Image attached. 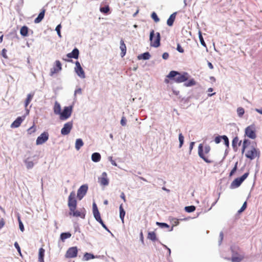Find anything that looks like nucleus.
Masks as SVG:
<instances>
[{
  "instance_id": "obj_58",
  "label": "nucleus",
  "mask_w": 262,
  "mask_h": 262,
  "mask_svg": "<svg viewBox=\"0 0 262 262\" xmlns=\"http://www.w3.org/2000/svg\"><path fill=\"white\" fill-rule=\"evenodd\" d=\"M74 228L75 232H80V228L77 223H76L74 224Z\"/></svg>"
},
{
  "instance_id": "obj_41",
  "label": "nucleus",
  "mask_w": 262,
  "mask_h": 262,
  "mask_svg": "<svg viewBox=\"0 0 262 262\" xmlns=\"http://www.w3.org/2000/svg\"><path fill=\"white\" fill-rule=\"evenodd\" d=\"M222 140L224 141V144L225 146L229 148V140L228 137L226 135H223Z\"/></svg>"
},
{
  "instance_id": "obj_30",
  "label": "nucleus",
  "mask_w": 262,
  "mask_h": 262,
  "mask_svg": "<svg viewBox=\"0 0 262 262\" xmlns=\"http://www.w3.org/2000/svg\"><path fill=\"white\" fill-rule=\"evenodd\" d=\"M71 235L72 234L69 232H62L60 234V238L62 242H64L65 239L71 237Z\"/></svg>"
},
{
  "instance_id": "obj_57",
  "label": "nucleus",
  "mask_w": 262,
  "mask_h": 262,
  "mask_svg": "<svg viewBox=\"0 0 262 262\" xmlns=\"http://www.w3.org/2000/svg\"><path fill=\"white\" fill-rule=\"evenodd\" d=\"M251 142L249 140L245 139L243 141V145L247 146V147L250 144Z\"/></svg>"
},
{
  "instance_id": "obj_36",
  "label": "nucleus",
  "mask_w": 262,
  "mask_h": 262,
  "mask_svg": "<svg viewBox=\"0 0 262 262\" xmlns=\"http://www.w3.org/2000/svg\"><path fill=\"white\" fill-rule=\"evenodd\" d=\"M199 40H200L201 44L203 47H205L206 48V49L207 50V47L206 44L204 40V38H203V37L202 36V32L201 31H199Z\"/></svg>"
},
{
  "instance_id": "obj_10",
  "label": "nucleus",
  "mask_w": 262,
  "mask_h": 262,
  "mask_svg": "<svg viewBox=\"0 0 262 262\" xmlns=\"http://www.w3.org/2000/svg\"><path fill=\"white\" fill-rule=\"evenodd\" d=\"M73 127V122L69 121L65 123L61 129V134L63 136L68 135Z\"/></svg>"
},
{
  "instance_id": "obj_55",
  "label": "nucleus",
  "mask_w": 262,
  "mask_h": 262,
  "mask_svg": "<svg viewBox=\"0 0 262 262\" xmlns=\"http://www.w3.org/2000/svg\"><path fill=\"white\" fill-rule=\"evenodd\" d=\"M177 50L180 53H184V50L183 48L181 47L180 43H178L177 46Z\"/></svg>"
},
{
  "instance_id": "obj_16",
  "label": "nucleus",
  "mask_w": 262,
  "mask_h": 262,
  "mask_svg": "<svg viewBox=\"0 0 262 262\" xmlns=\"http://www.w3.org/2000/svg\"><path fill=\"white\" fill-rule=\"evenodd\" d=\"M99 182L102 186H107L109 184V180L106 172H103L100 178H98Z\"/></svg>"
},
{
  "instance_id": "obj_33",
  "label": "nucleus",
  "mask_w": 262,
  "mask_h": 262,
  "mask_svg": "<svg viewBox=\"0 0 262 262\" xmlns=\"http://www.w3.org/2000/svg\"><path fill=\"white\" fill-rule=\"evenodd\" d=\"M34 93H30L27 95V98L25 100V107H27L29 105V104L32 100V99L34 96Z\"/></svg>"
},
{
  "instance_id": "obj_4",
  "label": "nucleus",
  "mask_w": 262,
  "mask_h": 262,
  "mask_svg": "<svg viewBox=\"0 0 262 262\" xmlns=\"http://www.w3.org/2000/svg\"><path fill=\"white\" fill-rule=\"evenodd\" d=\"M72 106H68L64 107L62 111L60 114V119L61 120H66L68 119L71 116L72 112Z\"/></svg>"
},
{
  "instance_id": "obj_25",
  "label": "nucleus",
  "mask_w": 262,
  "mask_h": 262,
  "mask_svg": "<svg viewBox=\"0 0 262 262\" xmlns=\"http://www.w3.org/2000/svg\"><path fill=\"white\" fill-rule=\"evenodd\" d=\"M29 32V29L26 26H23L20 30V34L23 37H26L28 36Z\"/></svg>"
},
{
  "instance_id": "obj_49",
  "label": "nucleus",
  "mask_w": 262,
  "mask_h": 262,
  "mask_svg": "<svg viewBox=\"0 0 262 262\" xmlns=\"http://www.w3.org/2000/svg\"><path fill=\"white\" fill-rule=\"evenodd\" d=\"M222 138H223V135L222 136L218 135L216 137H215L214 138V142H215V143L219 144L221 142V140H222Z\"/></svg>"
},
{
  "instance_id": "obj_60",
  "label": "nucleus",
  "mask_w": 262,
  "mask_h": 262,
  "mask_svg": "<svg viewBox=\"0 0 262 262\" xmlns=\"http://www.w3.org/2000/svg\"><path fill=\"white\" fill-rule=\"evenodd\" d=\"M94 218L99 223H100L101 222H102L103 221L101 219L100 214H99L98 215L94 216Z\"/></svg>"
},
{
  "instance_id": "obj_15",
  "label": "nucleus",
  "mask_w": 262,
  "mask_h": 262,
  "mask_svg": "<svg viewBox=\"0 0 262 262\" xmlns=\"http://www.w3.org/2000/svg\"><path fill=\"white\" fill-rule=\"evenodd\" d=\"M198 154L199 157L202 158L205 162L207 163H211L212 161L209 160L205 156L203 152V146L202 144H200L198 147Z\"/></svg>"
},
{
  "instance_id": "obj_34",
  "label": "nucleus",
  "mask_w": 262,
  "mask_h": 262,
  "mask_svg": "<svg viewBox=\"0 0 262 262\" xmlns=\"http://www.w3.org/2000/svg\"><path fill=\"white\" fill-rule=\"evenodd\" d=\"M25 163L26 165V167L28 169H31L34 166V163L32 161H29V158L25 160Z\"/></svg>"
},
{
  "instance_id": "obj_6",
  "label": "nucleus",
  "mask_w": 262,
  "mask_h": 262,
  "mask_svg": "<svg viewBox=\"0 0 262 262\" xmlns=\"http://www.w3.org/2000/svg\"><path fill=\"white\" fill-rule=\"evenodd\" d=\"M75 192L73 191L70 193L68 197V205L70 210L73 209H76L77 201L75 199Z\"/></svg>"
},
{
  "instance_id": "obj_43",
  "label": "nucleus",
  "mask_w": 262,
  "mask_h": 262,
  "mask_svg": "<svg viewBox=\"0 0 262 262\" xmlns=\"http://www.w3.org/2000/svg\"><path fill=\"white\" fill-rule=\"evenodd\" d=\"M237 165H238V162H236L235 163L234 166L233 167V168H232V169L231 170V171H230V172L229 173L230 177L232 176L235 173V172L236 171L237 169Z\"/></svg>"
},
{
  "instance_id": "obj_38",
  "label": "nucleus",
  "mask_w": 262,
  "mask_h": 262,
  "mask_svg": "<svg viewBox=\"0 0 262 262\" xmlns=\"http://www.w3.org/2000/svg\"><path fill=\"white\" fill-rule=\"evenodd\" d=\"M100 11L103 13L107 14L110 11V7L108 5L100 7Z\"/></svg>"
},
{
  "instance_id": "obj_53",
  "label": "nucleus",
  "mask_w": 262,
  "mask_h": 262,
  "mask_svg": "<svg viewBox=\"0 0 262 262\" xmlns=\"http://www.w3.org/2000/svg\"><path fill=\"white\" fill-rule=\"evenodd\" d=\"M223 237H224V233H223V231H221L220 233V235H219V245H221L223 239Z\"/></svg>"
},
{
  "instance_id": "obj_14",
  "label": "nucleus",
  "mask_w": 262,
  "mask_h": 262,
  "mask_svg": "<svg viewBox=\"0 0 262 262\" xmlns=\"http://www.w3.org/2000/svg\"><path fill=\"white\" fill-rule=\"evenodd\" d=\"M62 69V65L59 60H56L55 62V66L51 69L50 75L53 76L54 74L61 71Z\"/></svg>"
},
{
  "instance_id": "obj_51",
  "label": "nucleus",
  "mask_w": 262,
  "mask_h": 262,
  "mask_svg": "<svg viewBox=\"0 0 262 262\" xmlns=\"http://www.w3.org/2000/svg\"><path fill=\"white\" fill-rule=\"evenodd\" d=\"M126 122L127 120L126 118L124 116L122 117L121 121H120V124L122 126H125L126 125Z\"/></svg>"
},
{
  "instance_id": "obj_9",
  "label": "nucleus",
  "mask_w": 262,
  "mask_h": 262,
  "mask_svg": "<svg viewBox=\"0 0 262 262\" xmlns=\"http://www.w3.org/2000/svg\"><path fill=\"white\" fill-rule=\"evenodd\" d=\"M49 134L47 132H44L38 136L36 141V145H41L45 143L49 139Z\"/></svg>"
},
{
  "instance_id": "obj_29",
  "label": "nucleus",
  "mask_w": 262,
  "mask_h": 262,
  "mask_svg": "<svg viewBox=\"0 0 262 262\" xmlns=\"http://www.w3.org/2000/svg\"><path fill=\"white\" fill-rule=\"evenodd\" d=\"M125 215V211L123 208L122 204L119 206V216L122 223H124V219Z\"/></svg>"
},
{
  "instance_id": "obj_2",
  "label": "nucleus",
  "mask_w": 262,
  "mask_h": 262,
  "mask_svg": "<svg viewBox=\"0 0 262 262\" xmlns=\"http://www.w3.org/2000/svg\"><path fill=\"white\" fill-rule=\"evenodd\" d=\"M156 35V39L155 41L152 42L155 36V31L154 30H151L149 34V40L150 41V46L158 48L160 46L161 35L159 32H157Z\"/></svg>"
},
{
  "instance_id": "obj_59",
  "label": "nucleus",
  "mask_w": 262,
  "mask_h": 262,
  "mask_svg": "<svg viewBox=\"0 0 262 262\" xmlns=\"http://www.w3.org/2000/svg\"><path fill=\"white\" fill-rule=\"evenodd\" d=\"M108 160L111 162V164L113 166H117V164L116 162L113 159V157H112L110 156V157H108Z\"/></svg>"
},
{
  "instance_id": "obj_8",
  "label": "nucleus",
  "mask_w": 262,
  "mask_h": 262,
  "mask_svg": "<svg viewBox=\"0 0 262 262\" xmlns=\"http://www.w3.org/2000/svg\"><path fill=\"white\" fill-rule=\"evenodd\" d=\"M78 254V248L77 247L69 248L66 252L65 256L67 258H71L76 257Z\"/></svg>"
},
{
  "instance_id": "obj_5",
  "label": "nucleus",
  "mask_w": 262,
  "mask_h": 262,
  "mask_svg": "<svg viewBox=\"0 0 262 262\" xmlns=\"http://www.w3.org/2000/svg\"><path fill=\"white\" fill-rule=\"evenodd\" d=\"M245 135L251 139L256 138V135L254 125H249L245 128Z\"/></svg>"
},
{
  "instance_id": "obj_47",
  "label": "nucleus",
  "mask_w": 262,
  "mask_h": 262,
  "mask_svg": "<svg viewBox=\"0 0 262 262\" xmlns=\"http://www.w3.org/2000/svg\"><path fill=\"white\" fill-rule=\"evenodd\" d=\"M247 207V202H245L244 203V204H243L242 207L238 211V213H241L243 212L246 209Z\"/></svg>"
},
{
  "instance_id": "obj_61",
  "label": "nucleus",
  "mask_w": 262,
  "mask_h": 262,
  "mask_svg": "<svg viewBox=\"0 0 262 262\" xmlns=\"http://www.w3.org/2000/svg\"><path fill=\"white\" fill-rule=\"evenodd\" d=\"M211 149L210 146L208 145H206L204 147V150L205 154H208L210 152Z\"/></svg>"
},
{
  "instance_id": "obj_45",
  "label": "nucleus",
  "mask_w": 262,
  "mask_h": 262,
  "mask_svg": "<svg viewBox=\"0 0 262 262\" xmlns=\"http://www.w3.org/2000/svg\"><path fill=\"white\" fill-rule=\"evenodd\" d=\"M61 24L58 25L55 28V31L57 32L58 36L60 38L61 37Z\"/></svg>"
},
{
  "instance_id": "obj_56",
  "label": "nucleus",
  "mask_w": 262,
  "mask_h": 262,
  "mask_svg": "<svg viewBox=\"0 0 262 262\" xmlns=\"http://www.w3.org/2000/svg\"><path fill=\"white\" fill-rule=\"evenodd\" d=\"M100 224L101 225V226L103 227V228L104 229H105L107 231H108V232H110V233L111 234V235H112V236H114L113 234V233L110 231V230L108 229V228L107 227V226H106L105 225V224L104 223L103 221H102V222H101Z\"/></svg>"
},
{
  "instance_id": "obj_52",
  "label": "nucleus",
  "mask_w": 262,
  "mask_h": 262,
  "mask_svg": "<svg viewBox=\"0 0 262 262\" xmlns=\"http://www.w3.org/2000/svg\"><path fill=\"white\" fill-rule=\"evenodd\" d=\"M7 50L6 49H3L1 52V55L5 59H8V56L7 55Z\"/></svg>"
},
{
  "instance_id": "obj_23",
  "label": "nucleus",
  "mask_w": 262,
  "mask_h": 262,
  "mask_svg": "<svg viewBox=\"0 0 262 262\" xmlns=\"http://www.w3.org/2000/svg\"><path fill=\"white\" fill-rule=\"evenodd\" d=\"M177 12H174L172 14H171L169 17L168 18L167 20V25L168 26H172L173 24L174 20L176 19Z\"/></svg>"
},
{
  "instance_id": "obj_46",
  "label": "nucleus",
  "mask_w": 262,
  "mask_h": 262,
  "mask_svg": "<svg viewBox=\"0 0 262 262\" xmlns=\"http://www.w3.org/2000/svg\"><path fill=\"white\" fill-rule=\"evenodd\" d=\"M18 221L19 224V228L20 231L23 232L25 230L24 226L19 216H18Z\"/></svg>"
},
{
  "instance_id": "obj_35",
  "label": "nucleus",
  "mask_w": 262,
  "mask_h": 262,
  "mask_svg": "<svg viewBox=\"0 0 262 262\" xmlns=\"http://www.w3.org/2000/svg\"><path fill=\"white\" fill-rule=\"evenodd\" d=\"M195 84H196V82L194 80V79H191L189 80L187 82H185L184 83V85L186 87H189V86H193V85H195Z\"/></svg>"
},
{
  "instance_id": "obj_37",
  "label": "nucleus",
  "mask_w": 262,
  "mask_h": 262,
  "mask_svg": "<svg viewBox=\"0 0 262 262\" xmlns=\"http://www.w3.org/2000/svg\"><path fill=\"white\" fill-rule=\"evenodd\" d=\"M196 208L193 205L186 206L184 210L186 212L191 213L195 211Z\"/></svg>"
},
{
  "instance_id": "obj_32",
  "label": "nucleus",
  "mask_w": 262,
  "mask_h": 262,
  "mask_svg": "<svg viewBox=\"0 0 262 262\" xmlns=\"http://www.w3.org/2000/svg\"><path fill=\"white\" fill-rule=\"evenodd\" d=\"M147 238L152 242H155L157 240L156 234L154 231L149 232L148 233Z\"/></svg>"
},
{
  "instance_id": "obj_40",
  "label": "nucleus",
  "mask_w": 262,
  "mask_h": 262,
  "mask_svg": "<svg viewBox=\"0 0 262 262\" xmlns=\"http://www.w3.org/2000/svg\"><path fill=\"white\" fill-rule=\"evenodd\" d=\"M237 113L239 117H242L245 113L244 109L242 107L237 108Z\"/></svg>"
},
{
  "instance_id": "obj_11",
  "label": "nucleus",
  "mask_w": 262,
  "mask_h": 262,
  "mask_svg": "<svg viewBox=\"0 0 262 262\" xmlns=\"http://www.w3.org/2000/svg\"><path fill=\"white\" fill-rule=\"evenodd\" d=\"M85 210L84 208L81 209V211L77 210L76 209H73L70 210L69 215L75 217H80L81 219H84L85 216Z\"/></svg>"
},
{
  "instance_id": "obj_50",
  "label": "nucleus",
  "mask_w": 262,
  "mask_h": 262,
  "mask_svg": "<svg viewBox=\"0 0 262 262\" xmlns=\"http://www.w3.org/2000/svg\"><path fill=\"white\" fill-rule=\"evenodd\" d=\"M14 246L15 248L17 249V251L19 253L20 255H21L20 247L17 242H15L14 243Z\"/></svg>"
},
{
  "instance_id": "obj_31",
  "label": "nucleus",
  "mask_w": 262,
  "mask_h": 262,
  "mask_svg": "<svg viewBox=\"0 0 262 262\" xmlns=\"http://www.w3.org/2000/svg\"><path fill=\"white\" fill-rule=\"evenodd\" d=\"M83 145V142L81 139L79 138L76 139L75 142V148L78 150Z\"/></svg>"
},
{
  "instance_id": "obj_20",
  "label": "nucleus",
  "mask_w": 262,
  "mask_h": 262,
  "mask_svg": "<svg viewBox=\"0 0 262 262\" xmlns=\"http://www.w3.org/2000/svg\"><path fill=\"white\" fill-rule=\"evenodd\" d=\"M46 10L42 9L37 17L35 19L34 23L35 24L39 23L44 18Z\"/></svg>"
},
{
  "instance_id": "obj_54",
  "label": "nucleus",
  "mask_w": 262,
  "mask_h": 262,
  "mask_svg": "<svg viewBox=\"0 0 262 262\" xmlns=\"http://www.w3.org/2000/svg\"><path fill=\"white\" fill-rule=\"evenodd\" d=\"M249 174V172H247L245 173L242 176L239 177V178L243 182H244L247 179V178L248 177Z\"/></svg>"
},
{
  "instance_id": "obj_21",
  "label": "nucleus",
  "mask_w": 262,
  "mask_h": 262,
  "mask_svg": "<svg viewBox=\"0 0 262 262\" xmlns=\"http://www.w3.org/2000/svg\"><path fill=\"white\" fill-rule=\"evenodd\" d=\"M97 257V256L94 255L93 254L88 252H85L82 258V261H88L91 259H94Z\"/></svg>"
},
{
  "instance_id": "obj_3",
  "label": "nucleus",
  "mask_w": 262,
  "mask_h": 262,
  "mask_svg": "<svg viewBox=\"0 0 262 262\" xmlns=\"http://www.w3.org/2000/svg\"><path fill=\"white\" fill-rule=\"evenodd\" d=\"M245 156L248 159L252 160L256 157H259L260 151L258 149L256 148L254 146H251V149L247 151L245 154Z\"/></svg>"
},
{
  "instance_id": "obj_63",
  "label": "nucleus",
  "mask_w": 262,
  "mask_h": 262,
  "mask_svg": "<svg viewBox=\"0 0 262 262\" xmlns=\"http://www.w3.org/2000/svg\"><path fill=\"white\" fill-rule=\"evenodd\" d=\"M169 57V54L167 52H165L162 55V58L164 60H166Z\"/></svg>"
},
{
  "instance_id": "obj_22",
  "label": "nucleus",
  "mask_w": 262,
  "mask_h": 262,
  "mask_svg": "<svg viewBox=\"0 0 262 262\" xmlns=\"http://www.w3.org/2000/svg\"><path fill=\"white\" fill-rule=\"evenodd\" d=\"M120 50L121 51V54H120L121 56L122 57H123V56H125V55L126 54V45L124 43V42L123 39H121V40H120Z\"/></svg>"
},
{
  "instance_id": "obj_24",
  "label": "nucleus",
  "mask_w": 262,
  "mask_h": 262,
  "mask_svg": "<svg viewBox=\"0 0 262 262\" xmlns=\"http://www.w3.org/2000/svg\"><path fill=\"white\" fill-rule=\"evenodd\" d=\"M151 57L150 53L148 52H144L142 54L139 55L137 57L138 60H148Z\"/></svg>"
},
{
  "instance_id": "obj_62",
  "label": "nucleus",
  "mask_w": 262,
  "mask_h": 262,
  "mask_svg": "<svg viewBox=\"0 0 262 262\" xmlns=\"http://www.w3.org/2000/svg\"><path fill=\"white\" fill-rule=\"evenodd\" d=\"M82 94V90L81 88H78L75 91V92H74L75 96H76V94Z\"/></svg>"
},
{
  "instance_id": "obj_26",
  "label": "nucleus",
  "mask_w": 262,
  "mask_h": 262,
  "mask_svg": "<svg viewBox=\"0 0 262 262\" xmlns=\"http://www.w3.org/2000/svg\"><path fill=\"white\" fill-rule=\"evenodd\" d=\"M45 252V250L42 248H40L39 249L38 261L45 262L44 261Z\"/></svg>"
},
{
  "instance_id": "obj_44",
  "label": "nucleus",
  "mask_w": 262,
  "mask_h": 262,
  "mask_svg": "<svg viewBox=\"0 0 262 262\" xmlns=\"http://www.w3.org/2000/svg\"><path fill=\"white\" fill-rule=\"evenodd\" d=\"M151 17L154 20V21L156 23L159 22L160 21V19L158 17L157 14L156 12H153L151 14Z\"/></svg>"
},
{
  "instance_id": "obj_39",
  "label": "nucleus",
  "mask_w": 262,
  "mask_h": 262,
  "mask_svg": "<svg viewBox=\"0 0 262 262\" xmlns=\"http://www.w3.org/2000/svg\"><path fill=\"white\" fill-rule=\"evenodd\" d=\"M179 148L182 147L184 142V137L182 133H180L179 135Z\"/></svg>"
},
{
  "instance_id": "obj_17",
  "label": "nucleus",
  "mask_w": 262,
  "mask_h": 262,
  "mask_svg": "<svg viewBox=\"0 0 262 262\" xmlns=\"http://www.w3.org/2000/svg\"><path fill=\"white\" fill-rule=\"evenodd\" d=\"M25 116H23L20 117H18L11 124V127L12 128H17L18 127L22 122L25 120Z\"/></svg>"
},
{
  "instance_id": "obj_1",
  "label": "nucleus",
  "mask_w": 262,
  "mask_h": 262,
  "mask_svg": "<svg viewBox=\"0 0 262 262\" xmlns=\"http://www.w3.org/2000/svg\"><path fill=\"white\" fill-rule=\"evenodd\" d=\"M166 77L176 83H179L187 81L189 75L185 72H180L177 71H171Z\"/></svg>"
},
{
  "instance_id": "obj_7",
  "label": "nucleus",
  "mask_w": 262,
  "mask_h": 262,
  "mask_svg": "<svg viewBox=\"0 0 262 262\" xmlns=\"http://www.w3.org/2000/svg\"><path fill=\"white\" fill-rule=\"evenodd\" d=\"M88 190V185L84 184L81 185L77 190V197L79 200H82Z\"/></svg>"
},
{
  "instance_id": "obj_27",
  "label": "nucleus",
  "mask_w": 262,
  "mask_h": 262,
  "mask_svg": "<svg viewBox=\"0 0 262 262\" xmlns=\"http://www.w3.org/2000/svg\"><path fill=\"white\" fill-rule=\"evenodd\" d=\"M92 160L94 162H98L101 159V155L99 152H94L92 155Z\"/></svg>"
},
{
  "instance_id": "obj_48",
  "label": "nucleus",
  "mask_w": 262,
  "mask_h": 262,
  "mask_svg": "<svg viewBox=\"0 0 262 262\" xmlns=\"http://www.w3.org/2000/svg\"><path fill=\"white\" fill-rule=\"evenodd\" d=\"M238 142V137L237 136H236L233 139L232 141V146L235 147V146L237 145Z\"/></svg>"
},
{
  "instance_id": "obj_42",
  "label": "nucleus",
  "mask_w": 262,
  "mask_h": 262,
  "mask_svg": "<svg viewBox=\"0 0 262 262\" xmlns=\"http://www.w3.org/2000/svg\"><path fill=\"white\" fill-rule=\"evenodd\" d=\"M156 224L158 226H159V227H160L161 228H168L169 227V226L167 223H160V222H157Z\"/></svg>"
},
{
  "instance_id": "obj_64",
  "label": "nucleus",
  "mask_w": 262,
  "mask_h": 262,
  "mask_svg": "<svg viewBox=\"0 0 262 262\" xmlns=\"http://www.w3.org/2000/svg\"><path fill=\"white\" fill-rule=\"evenodd\" d=\"M35 131V128L34 127V125L30 127L28 129V132L29 134H31L32 133H33Z\"/></svg>"
},
{
  "instance_id": "obj_28",
  "label": "nucleus",
  "mask_w": 262,
  "mask_h": 262,
  "mask_svg": "<svg viewBox=\"0 0 262 262\" xmlns=\"http://www.w3.org/2000/svg\"><path fill=\"white\" fill-rule=\"evenodd\" d=\"M54 112L55 114L59 115L61 112L60 105L57 102H55V103L54 106Z\"/></svg>"
},
{
  "instance_id": "obj_12",
  "label": "nucleus",
  "mask_w": 262,
  "mask_h": 262,
  "mask_svg": "<svg viewBox=\"0 0 262 262\" xmlns=\"http://www.w3.org/2000/svg\"><path fill=\"white\" fill-rule=\"evenodd\" d=\"M237 247L236 246H231V250L232 252V262H241L243 259V257L241 255H237V253L235 252Z\"/></svg>"
},
{
  "instance_id": "obj_19",
  "label": "nucleus",
  "mask_w": 262,
  "mask_h": 262,
  "mask_svg": "<svg viewBox=\"0 0 262 262\" xmlns=\"http://www.w3.org/2000/svg\"><path fill=\"white\" fill-rule=\"evenodd\" d=\"M243 182L241 180L239 177L237 178L232 181L230 187L231 189L237 188L242 184Z\"/></svg>"
},
{
  "instance_id": "obj_18",
  "label": "nucleus",
  "mask_w": 262,
  "mask_h": 262,
  "mask_svg": "<svg viewBox=\"0 0 262 262\" xmlns=\"http://www.w3.org/2000/svg\"><path fill=\"white\" fill-rule=\"evenodd\" d=\"M79 51L77 48H75L71 53L67 54V56L69 58L78 59L79 57Z\"/></svg>"
},
{
  "instance_id": "obj_13",
  "label": "nucleus",
  "mask_w": 262,
  "mask_h": 262,
  "mask_svg": "<svg viewBox=\"0 0 262 262\" xmlns=\"http://www.w3.org/2000/svg\"><path fill=\"white\" fill-rule=\"evenodd\" d=\"M76 67L75 68V71L77 75L81 78H84L85 77V73L82 68L81 67L80 63L79 61H77L75 62Z\"/></svg>"
}]
</instances>
